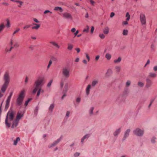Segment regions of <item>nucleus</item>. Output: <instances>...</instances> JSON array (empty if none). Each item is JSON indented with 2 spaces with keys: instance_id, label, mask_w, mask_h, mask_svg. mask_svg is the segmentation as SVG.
<instances>
[{
  "instance_id": "obj_50",
  "label": "nucleus",
  "mask_w": 157,
  "mask_h": 157,
  "mask_svg": "<svg viewBox=\"0 0 157 157\" xmlns=\"http://www.w3.org/2000/svg\"><path fill=\"white\" fill-rule=\"evenodd\" d=\"M94 30V26H92L91 27V29L90 30V32L91 33H93Z\"/></svg>"
},
{
  "instance_id": "obj_30",
  "label": "nucleus",
  "mask_w": 157,
  "mask_h": 157,
  "mask_svg": "<svg viewBox=\"0 0 157 157\" xmlns=\"http://www.w3.org/2000/svg\"><path fill=\"white\" fill-rule=\"evenodd\" d=\"M156 76V75L155 73H150L149 75V77H152V78H155Z\"/></svg>"
},
{
  "instance_id": "obj_52",
  "label": "nucleus",
  "mask_w": 157,
  "mask_h": 157,
  "mask_svg": "<svg viewBox=\"0 0 157 157\" xmlns=\"http://www.w3.org/2000/svg\"><path fill=\"white\" fill-rule=\"evenodd\" d=\"M52 13V12L51 11H50L49 10H45L44 12V14H46V13Z\"/></svg>"
},
{
  "instance_id": "obj_9",
  "label": "nucleus",
  "mask_w": 157,
  "mask_h": 157,
  "mask_svg": "<svg viewBox=\"0 0 157 157\" xmlns=\"http://www.w3.org/2000/svg\"><path fill=\"white\" fill-rule=\"evenodd\" d=\"M68 86L67 84L65 85L63 91V94H64L62 97V99L64 97L66 96V93L68 90Z\"/></svg>"
},
{
  "instance_id": "obj_14",
  "label": "nucleus",
  "mask_w": 157,
  "mask_h": 157,
  "mask_svg": "<svg viewBox=\"0 0 157 157\" xmlns=\"http://www.w3.org/2000/svg\"><path fill=\"white\" fill-rule=\"evenodd\" d=\"M33 25H36L35 26H33L32 27V29H38L40 27V24H36L35 23H33Z\"/></svg>"
},
{
  "instance_id": "obj_51",
  "label": "nucleus",
  "mask_w": 157,
  "mask_h": 157,
  "mask_svg": "<svg viewBox=\"0 0 157 157\" xmlns=\"http://www.w3.org/2000/svg\"><path fill=\"white\" fill-rule=\"evenodd\" d=\"M86 57L87 59H88V61H89L90 60V57L89 55L87 54L86 53Z\"/></svg>"
},
{
  "instance_id": "obj_44",
  "label": "nucleus",
  "mask_w": 157,
  "mask_h": 157,
  "mask_svg": "<svg viewBox=\"0 0 157 157\" xmlns=\"http://www.w3.org/2000/svg\"><path fill=\"white\" fill-rule=\"evenodd\" d=\"M115 68L117 72H119L120 71V68L119 67L117 66L115 67Z\"/></svg>"
},
{
  "instance_id": "obj_56",
  "label": "nucleus",
  "mask_w": 157,
  "mask_h": 157,
  "mask_svg": "<svg viewBox=\"0 0 157 157\" xmlns=\"http://www.w3.org/2000/svg\"><path fill=\"white\" fill-rule=\"evenodd\" d=\"M81 100V98H78L76 100V101L77 102H79Z\"/></svg>"
},
{
  "instance_id": "obj_64",
  "label": "nucleus",
  "mask_w": 157,
  "mask_h": 157,
  "mask_svg": "<svg viewBox=\"0 0 157 157\" xmlns=\"http://www.w3.org/2000/svg\"><path fill=\"white\" fill-rule=\"evenodd\" d=\"M154 70L155 71H157V66H155L154 67Z\"/></svg>"
},
{
  "instance_id": "obj_15",
  "label": "nucleus",
  "mask_w": 157,
  "mask_h": 157,
  "mask_svg": "<svg viewBox=\"0 0 157 157\" xmlns=\"http://www.w3.org/2000/svg\"><path fill=\"white\" fill-rule=\"evenodd\" d=\"M130 130V129H128L125 132L124 136L123 139V140H124L128 136Z\"/></svg>"
},
{
  "instance_id": "obj_8",
  "label": "nucleus",
  "mask_w": 157,
  "mask_h": 157,
  "mask_svg": "<svg viewBox=\"0 0 157 157\" xmlns=\"http://www.w3.org/2000/svg\"><path fill=\"white\" fill-rule=\"evenodd\" d=\"M63 137V136H61L59 139H57L56 140L54 141L52 144L49 147V148L51 147H52L58 144L59 142L61 140Z\"/></svg>"
},
{
  "instance_id": "obj_53",
  "label": "nucleus",
  "mask_w": 157,
  "mask_h": 157,
  "mask_svg": "<svg viewBox=\"0 0 157 157\" xmlns=\"http://www.w3.org/2000/svg\"><path fill=\"white\" fill-rule=\"evenodd\" d=\"M19 46V44L16 42L15 43V44H14V47H18Z\"/></svg>"
},
{
  "instance_id": "obj_25",
  "label": "nucleus",
  "mask_w": 157,
  "mask_h": 157,
  "mask_svg": "<svg viewBox=\"0 0 157 157\" xmlns=\"http://www.w3.org/2000/svg\"><path fill=\"white\" fill-rule=\"evenodd\" d=\"M6 21L7 22V24H6V26L9 28L10 27V23L9 20L8 19H7L6 20Z\"/></svg>"
},
{
  "instance_id": "obj_42",
  "label": "nucleus",
  "mask_w": 157,
  "mask_h": 157,
  "mask_svg": "<svg viewBox=\"0 0 157 157\" xmlns=\"http://www.w3.org/2000/svg\"><path fill=\"white\" fill-rule=\"evenodd\" d=\"M52 61L51 60H50L49 61V63H48V67H47V68L48 69L49 67H50V66L52 64Z\"/></svg>"
},
{
  "instance_id": "obj_12",
  "label": "nucleus",
  "mask_w": 157,
  "mask_h": 157,
  "mask_svg": "<svg viewBox=\"0 0 157 157\" xmlns=\"http://www.w3.org/2000/svg\"><path fill=\"white\" fill-rule=\"evenodd\" d=\"M146 86L147 87H149L151 86L152 83V81L151 80L148 78H147L146 79Z\"/></svg>"
},
{
  "instance_id": "obj_10",
  "label": "nucleus",
  "mask_w": 157,
  "mask_h": 157,
  "mask_svg": "<svg viewBox=\"0 0 157 157\" xmlns=\"http://www.w3.org/2000/svg\"><path fill=\"white\" fill-rule=\"evenodd\" d=\"M63 17L66 18H71L72 19L71 14L69 13H64L63 14Z\"/></svg>"
},
{
  "instance_id": "obj_55",
  "label": "nucleus",
  "mask_w": 157,
  "mask_h": 157,
  "mask_svg": "<svg viewBox=\"0 0 157 157\" xmlns=\"http://www.w3.org/2000/svg\"><path fill=\"white\" fill-rule=\"evenodd\" d=\"M70 112L69 111H67L66 114V117H68L70 115Z\"/></svg>"
},
{
  "instance_id": "obj_62",
  "label": "nucleus",
  "mask_w": 157,
  "mask_h": 157,
  "mask_svg": "<svg viewBox=\"0 0 157 157\" xmlns=\"http://www.w3.org/2000/svg\"><path fill=\"white\" fill-rule=\"evenodd\" d=\"M33 20L34 21L36 22V23H39V21L37 19H36V18H33Z\"/></svg>"
},
{
  "instance_id": "obj_33",
  "label": "nucleus",
  "mask_w": 157,
  "mask_h": 157,
  "mask_svg": "<svg viewBox=\"0 0 157 157\" xmlns=\"http://www.w3.org/2000/svg\"><path fill=\"white\" fill-rule=\"evenodd\" d=\"M128 30H127L124 29L123 32V34L124 35H127L128 34Z\"/></svg>"
},
{
  "instance_id": "obj_48",
  "label": "nucleus",
  "mask_w": 157,
  "mask_h": 157,
  "mask_svg": "<svg viewBox=\"0 0 157 157\" xmlns=\"http://www.w3.org/2000/svg\"><path fill=\"white\" fill-rule=\"evenodd\" d=\"M20 29L19 28L17 29L13 33V35H14L16 33L19 31Z\"/></svg>"
},
{
  "instance_id": "obj_7",
  "label": "nucleus",
  "mask_w": 157,
  "mask_h": 157,
  "mask_svg": "<svg viewBox=\"0 0 157 157\" xmlns=\"http://www.w3.org/2000/svg\"><path fill=\"white\" fill-rule=\"evenodd\" d=\"M140 21L142 25H144L146 24V20L145 15L143 13H141L140 17Z\"/></svg>"
},
{
  "instance_id": "obj_49",
  "label": "nucleus",
  "mask_w": 157,
  "mask_h": 157,
  "mask_svg": "<svg viewBox=\"0 0 157 157\" xmlns=\"http://www.w3.org/2000/svg\"><path fill=\"white\" fill-rule=\"evenodd\" d=\"M156 139V138L153 137L151 140V142L153 143H154L155 142V140Z\"/></svg>"
},
{
  "instance_id": "obj_18",
  "label": "nucleus",
  "mask_w": 157,
  "mask_h": 157,
  "mask_svg": "<svg viewBox=\"0 0 157 157\" xmlns=\"http://www.w3.org/2000/svg\"><path fill=\"white\" fill-rule=\"evenodd\" d=\"M121 128H120L116 130L114 133L113 134L115 136H117L120 132Z\"/></svg>"
},
{
  "instance_id": "obj_24",
  "label": "nucleus",
  "mask_w": 157,
  "mask_h": 157,
  "mask_svg": "<svg viewBox=\"0 0 157 157\" xmlns=\"http://www.w3.org/2000/svg\"><path fill=\"white\" fill-rule=\"evenodd\" d=\"M73 47V45L70 44H68V47L67 49L69 50H71Z\"/></svg>"
},
{
  "instance_id": "obj_4",
  "label": "nucleus",
  "mask_w": 157,
  "mask_h": 157,
  "mask_svg": "<svg viewBox=\"0 0 157 157\" xmlns=\"http://www.w3.org/2000/svg\"><path fill=\"white\" fill-rule=\"evenodd\" d=\"M24 92L25 91L24 90H21L19 94L18 97L17 99L16 103L17 105L18 106L21 105L22 104L25 96L24 95Z\"/></svg>"
},
{
  "instance_id": "obj_37",
  "label": "nucleus",
  "mask_w": 157,
  "mask_h": 157,
  "mask_svg": "<svg viewBox=\"0 0 157 157\" xmlns=\"http://www.w3.org/2000/svg\"><path fill=\"white\" fill-rule=\"evenodd\" d=\"M98 83V81H93L92 83V86H94L95 85Z\"/></svg>"
},
{
  "instance_id": "obj_27",
  "label": "nucleus",
  "mask_w": 157,
  "mask_h": 157,
  "mask_svg": "<svg viewBox=\"0 0 157 157\" xmlns=\"http://www.w3.org/2000/svg\"><path fill=\"white\" fill-rule=\"evenodd\" d=\"M54 10H59L61 12H62L63 11V9L61 7L58 6L56 7L54 9Z\"/></svg>"
},
{
  "instance_id": "obj_54",
  "label": "nucleus",
  "mask_w": 157,
  "mask_h": 157,
  "mask_svg": "<svg viewBox=\"0 0 157 157\" xmlns=\"http://www.w3.org/2000/svg\"><path fill=\"white\" fill-rule=\"evenodd\" d=\"M115 15V13L114 12H112L111 13L110 15V17L112 18Z\"/></svg>"
},
{
  "instance_id": "obj_11",
  "label": "nucleus",
  "mask_w": 157,
  "mask_h": 157,
  "mask_svg": "<svg viewBox=\"0 0 157 157\" xmlns=\"http://www.w3.org/2000/svg\"><path fill=\"white\" fill-rule=\"evenodd\" d=\"M19 121L15 119L13 121L11 127L12 128H14L16 127Z\"/></svg>"
},
{
  "instance_id": "obj_3",
  "label": "nucleus",
  "mask_w": 157,
  "mask_h": 157,
  "mask_svg": "<svg viewBox=\"0 0 157 157\" xmlns=\"http://www.w3.org/2000/svg\"><path fill=\"white\" fill-rule=\"evenodd\" d=\"M44 80V78H39L35 82L34 84L35 86V88L34 89L33 91V94H35L37 90L39 88L41 87L40 86Z\"/></svg>"
},
{
  "instance_id": "obj_34",
  "label": "nucleus",
  "mask_w": 157,
  "mask_h": 157,
  "mask_svg": "<svg viewBox=\"0 0 157 157\" xmlns=\"http://www.w3.org/2000/svg\"><path fill=\"white\" fill-rule=\"evenodd\" d=\"M14 2L20 3V5L18 6L19 7H21V6L22 5V4L23 3V2L19 0H15Z\"/></svg>"
},
{
  "instance_id": "obj_38",
  "label": "nucleus",
  "mask_w": 157,
  "mask_h": 157,
  "mask_svg": "<svg viewBox=\"0 0 157 157\" xmlns=\"http://www.w3.org/2000/svg\"><path fill=\"white\" fill-rule=\"evenodd\" d=\"M53 82V80L52 79L51 80L50 82L48 83L47 85V86L48 87H50L51 86L52 83Z\"/></svg>"
},
{
  "instance_id": "obj_6",
  "label": "nucleus",
  "mask_w": 157,
  "mask_h": 157,
  "mask_svg": "<svg viewBox=\"0 0 157 157\" xmlns=\"http://www.w3.org/2000/svg\"><path fill=\"white\" fill-rule=\"evenodd\" d=\"M69 70L67 68H64L62 70L63 74L66 78H68L69 76Z\"/></svg>"
},
{
  "instance_id": "obj_23",
  "label": "nucleus",
  "mask_w": 157,
  "mask_h": 157,
  "mask_svg": "<svg viewBox=\"0 0 157 157\" xmlns=\"http://www.w3.org/2000/svg\"><path fill=\"white\" fill-rule=\"evenodd\" d=\"M54 104H52L49 107V110L51 112H52V111L53 109H54Z\"/></svg>"
},
{
  "instance_id": "obj_43",
  "label": "nucleus",
  "mask_w": 157,
  "mask_h": 157,
  "mask_svg": "<svg viewBox=\"0 0 157 157\" xmlns=\"http://www.w3.org/2000/svg\"><path fill=\"white\" fill-rule=\"evenodd\" d=\"M31 26V25H27L25 26L24 27V29H27L30 27Z\"/></svg>"
},
{
  "instance_id": "obj_1",
  "label": "nucleus",
  "mask_w": 157,
  "mask_h": 157,
  "mask_svg": "<svg viewBox=\"0 0 157 157\" xmlns=\"http://www.w3.org/2000/svg\"><path fill=\"white\" fill-rule=\"evenodd\" d=\"M4 80L5 82L2 86L1 90L2 92L4 93L7 88L10 82V76L8 72H6L4 75Z\"/></svg>"
},
{
  "instance_id": "obj_2",
  "label": "nucleus",
  "mask_w": 157,
  "mask_h": 157,
  "mask_svg": "<svg viewBox=\"0 0 157 157\" xmlns=\"http://www.w3.org/2000/svg\"><path fill=\"white\" fill-rule=\"evenodd\" d=\"M15 114L14 112L11 109L7 113L5 119V123L7 127L9 128L10 126V124L8 122V120H9L10 121H13V120Z\"/></svg>"
},
{
  "instance_id": "obj_46",
  "label": "nucleus",
  "mask_w": 157,
  "mask_h": 157,
  "mask_svg": "<svg viewBox=\"0 0 157 157\" xmlns=\"http://www.w3.org/2000/svg\"><path fill=\"white\" fill-rule=\"evenodd\" d=\"M79 155H80V153H78V152H76L75 154H74V156L75 157H77Z\"/></svg>"
},
{
  "instance_id": "obj_16",
  "label": "nucleus",
  "mask_w": 157,
  "mask_h": 157,
  "mask_svg": "<svg viewBox=\"0 0 157 157\" xmlns=\"http://www.w3.org/2000/svg\"><path fill=\"white\" fill-rule=\"evenodd\" d=\"M10 100V99L8 98L7 99L6 101V103L5 106V109H7L9 108Z\"/></svg>"
},
{
  "instance_id": "obj_58",
  "label": "nucleus",
  "mask_w": 157,
  "mask_h": 157,
  "mask_svg": "<svg viewBox=\"0 0 157 157\" xmlns=\"http://www.w3.org/2000/svg\"><path fill=\"white\" fill-rule=\"evenodd\" d=\"M60 86H61V88H62L63 87V84H64L63 82V81H61L60 82Z\"/></svg>"
},
{
  "instance_id": "obj_5",
  "label": "nucleus",
  "mask_w": 157,
  "mask_h": 157,
  "mask_svg": "<svg viewBox=\"0 0 157 157\" xmlns=\"http://www.w3.org/2000/svg\"><path fill=\"white\" fill-rule=\"evenodd\" d=\"M135 135L139 136H142L144 133V131L139 128H137L133 131Z\"/></svg>"
},
{
  "instance_id": "obj_39",
  "label": "nucleus",
  "mask_w": 157,
  "mask_h": 157,
  "mask_svg": "<svg viewBox=\"0 0 157 157\" xmlns=\"http://www.w3.org/2000/svg\"><path fill=\"white\" fill-rule=\"evenodd\" d=\"M94 109V107H92L90 108V114H93Z\"/></svg>"
},
{
  "instance_id": "obj_19",
  "label": "nucleus",
  "mask_w": 157,
  "mask_h": 157,
  "mask_svg": "<svg viewBox=\"0 0 157 157\" xmlns=\"http://www.w3.org/2000/svg\"><path fill=\"white\" fill-rule=\"evenodd\" d=\"M109 28L108 27H105L103 30V33L105 34H107L109 32Z\"/></svg>"
},
{
  "instance_id": "obj_17",
  "label": "nucleus",
  "mask_w": 157,
  "mask_h": 157,
  "mask_svg": "<svg viewBox=\"0 0 157 157\" xmlns=\"http://www.w3.org/2000/svg\"><path fill=\"white\" fill-rule=\"evenodd\" d=\"M89 135L88 134H86L85 135L83 138L81 139V142L82 143H83L85 139H87L89 138Z\"/></svg>"
},
{
  "instance_id": "obj_28",
  "label": "nucleus",
  "mask_w": 157,
  "mask_h": 157,
  "mask_svg": "<svg viewBox=\"0 0 157 157\" xmlns=\"http://www.w3.org/2000/svg\"><path fill=\"white\" fill-rule=\"evenodd\" d=\"M20 139L19 137H17V138L16 140L14 141L13 144L14 145H16L17 144V142L18 141H19Z\"/></svg>"
},
{
  "instance_id": "obj_47",
  "label": "nucleus",
  "mask_w": 157,
  "mask_h": 157,
  "mask_svg": "<svg viewBox=\"0 0 157 157\" xmlns=\"http://www.w3.org/2000/svg\"><path fill=\"white\" fill-rule=\"evenodd\" d=\"M154 100H155V99H152L151 101L150 102V104H149V105L148 106V107H150L151 106L153 102V101H154Z\"/></svg>"
},
{
  "instance_id": "obj_36",
  "label": "nucleus",
  "mask_w": 157,
  "mask_h": 157,
  "mask_svg": "<svg viewBox=\"0 0 157 157\" xmlns=\"http://www.w3.org/2000/svg\"><path fill=\"white\" fill-rule=\"evenodd\" d=\"M38 91H37V95H36V97H38L40 94L41 92V88H39L38 89Z\"/></svg>"
},
{
  "instance_id": "obj_61",
  "label": "nucleus",
  "mask_w": 157,
  "mask_h": 157,
  "mask_svg": "<svg viewBox=\"0 0 157 157\" xmlns=\"http://www.w3.org/2000/svg\"><path fill=\"white\" fill-rule=\"evenodd\" d=\"M99 57L100 56L99 55L96 56L95 57V60L97 61L99 59Z\"/></svg>"
},
{
  "instance_id": "obj_59",
  "label": "nucleus",
  "mask_w": 157,
  "mask_h": 157,
  "mask_svg": "<svg viewBox=\"0 0 157 157\" xmlns=\"http://www.w3.org/2000/svg\"><path fill=\"white\" fill-rule=\"evenodd\" d=\"M75 50L77 51V53H79L80 51V49L79 48H76L75 49Z\"/></svg>"
},
{
  "instance_id": "obj_63",
  "label": "nucleus",
  "mask_w": 157,
  "mask_h": 157,
  "mask_svg": "<svg viewBox=\"0 0 157 157\" xmlns=\"http://www.w3.org/2000/svg\"><path fill=\"white\" fill-rule=\"evenodd\" d=\"M76 31V29L75 28H73L71 30V31L72 32H75Z\"/></svg>"
},
{
  "instance_id": "obj_22",
  "label": "nucleus",
  "mask_w": 157,
  "mask_h": 157,
  "mask_svg": "<svg viewBox=\"0 0 157 157\" xmlns=\"http://www.w3.org/2000/svg\"><path fill=\"white\" fill-rule=\"evenodd\" d=\"M91 86L90 85H88L86 89V94L88 95L90 93V88Z\"/></svg>"
},
{
  "instance_id": "obj_21",
  "label": "nucleus",
  "mask_w": 157,
  "mask_h": 157,
  "mask_svg": "<svg viewBox=\"0 0 157 157\" xmlns=\"http://www.w3.org/2000/svg\"><path fill=\"white\" fill-rule=\"evenodd\" d=\"M50 43L52 44L53 45L57 47L58 48H59V45L55 42H51Z\"/></svg>"
},
{
  "instance_id": "obj_29",
  "label": "nucleus",
  "mask_w": 157,
  "mask_h": 157,
  "mask_svg": "<svg viewBox=\"0 0 157 157\" xmlns=\"http://www.w3.org/2000/svg\"><path fill=\"white\" fill-rule=\"evenodd\" d=\"M32 100V98H29L28 99L27 101H26L25 103V106H27L29 101H31Z\"/></svg>"
},
{
  "instance_id": "obj_35",
  "label": "nucleus",
  "mask_w": 157,
  "mask_h": 157,
  "mask_svg": "<svg viewBox=\"0 0 157 157\" xmlns=\"http://www.w3.org/2000/svg\"><path fill=\"white\" fill-rule=\"evenodd\" d=\"M89 29V27L88 25L86 26V28L85 29L83 30V32H86L88 33Z\"/></svg>"
},
{
  "instance_id": "obj_45",
  "label": "nucleus",
  "mask_w": 157,
  "mask_h": 157,
  "mask_svg": "<svg viewBox=\"0 0 157 157\" xmlns=\"http://www.w3.org/2000/svg\"><path fill=\"white\" fill-rule=\"evenodd\" d=\"M99 36L101 39H104L105 37V36L103 34H100Z\"/></svg>"
},
{
  "instance_id": "obj_31",
  "label": "nucleus",
  "mask_w": 157,
  "mask_h": 157,
  "mask_svg": "<svg viewBox=\"0 0 157 157\" xmlns=\"http://www.w3.org/2000/svg\"><path fill=\"white\" fill-rule=\"evenodd\" d=\"M121 60V58L120 57H119L117 59H116L114 60V62L115 63H117L120 62Z\"/></svg>"
},
{
  "instance_id": "obj_32",
  "label": "nucleus",
  "mask_w": 157,
  "mask_h": 157,
  "mask_svg": "<svg viewBox=\"0 0 157 157\" xmlns=\"http://www.w3.org/2000/svg\"><path fill=\"white\" fill-rule=\"evenodd\" d=\"M126 16L127 17L126 20L129 21L130 18V15L129 14L128 12L126 13Z\"/></svg>"
},
{
  "instance_id": "obj_26",
  "label": "nucleus",
  "mask_w": 157,
  "mask_h": 157,
  "mask_svg": "<svg viewBox=\"0 0 157 157\" xmlns=\"http://www.w3.org/2000/svg\"><path fill=\"white\" fill-rule=\"evenodd\" d=\"M111 55L109 53L106 54L105 57L108 60H110L111 58Z\"/></svg>"
},
{
  "instance_id": "obj_13",
  "label": "nucleus",
  "mask_w": 157,
  "mask_h": 157,
  "mask_svg": "<svg viewBox=\"0 0 157 157\" xmlns=\"http://www.w3.org/2000/svg\"><path fill=\"white\" fill-rule=\"evenodd\" d=\"M23 113H21L19 112H18L17 113L16 119L19 121V120L23 117Z\"/></svg>"
},
{
  "instance_id": "obj_60",
  "label": "nucleus",
  "mask_w": 157,
  "mask_h": 157,
  "mask_svg": "<svg viewBox=\"0 0 157 157\" xmlns=\"http://www.w3.org/2000/svg\"><path fill=\"white\" fill-rule=\"evenodd\" d=\"M90 2L91 3V4L92 5H94V1H93V0H90Z\"/></svg>"
},
{
  "instance_id": "obj_41",
  "label": "nucleus",
  "mask_w": 157,
  "mask_h": 157,
  "mask_svg": "<svg viewBox=\"0 0 157 157\" xmlns=\"http://www.w3.org/2000/svg\"><path fill=\"white\" fill-rule=\"evenodd\" d=\"M131 82L130 81L128 80L126 83V85L127 86H128L130 84Z\"/></svg>"
},
{
  "instance_id": "obj_57",
  "label": "nucleus",
  "mask_w": 157,
  "mask_h": 157,
  "mask_svg": "<svg viewBox=\"0 0 157 157\" xmlns=\"http://www.w3.org/2000/svg\"><path fill=\"white\" fill-rule=\"evenodd\" d=\"M127 21H124L123 22V25H127L128 24V22H127Z\"/></svg>"
},
{
  "instance_id": "obj_40",
  "label": "nucleus",
  "mask_w": 157,
  "mask_h": 157,
  "mask_svg": "<svg viewBox=\"0 0 157 157\" xmlns=\"http://www.w3.org/2000/svg\"><path fill=\"white\" fill-rule=\"evenodd\" d=\"M139 86L140 87H143L144 86V83L142 82H139L138 83Z\"/></svg>"
},
{
  "instance_id": "obj_20",
  "label": "nucleus",
  "mask_w": 157,
  "mask_h": 157,
  "mask_svg": "<svg viewBox=\"0 0 157 157\" xmlns=\"http://www.w3.org/2000/svg\"><path fill=\"white\" fill-rule=\"evenodd\" d=\"M5 27L4 23H2L0 24V33L4 29Z\"/></svg>"
}]
</instances>
